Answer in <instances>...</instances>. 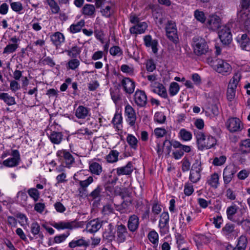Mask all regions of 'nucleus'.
I'll return each mask as SVG.
<instances>
[{
  "label": "nucleus",
  "mask_w": 250,
  "mask_h": 250,
  "mask_svg": "<svg viewBox=\"0 0 250 250\" xmlns=\"http://www.w3.org/2000/svg\"><path fill=\"white\" fill-rule=\"evenodd\" d=\"M197 143L199 149H209L213 147L216 144V139L210 135H206L203 132L197 130L194 131Z\"/></svg>",
  "instance_id": "1"
},
{
  "label": "nucleus",
  "mask_w": 250,
  "mask_h": 250,
  "mask_svg": "<svg viewBox=\"0 0 250 250\" xmlns=\"http://www.w3.org/2000/svg\"><path fill=\"white\" fill-rule=\"evenodd\" d=\"M238 209L239 207L232 203L230 206L227 208V216L228 219L230 221L238 224H242L245 220L243 217V213L241 210L238 211Z\"/></svg>",
  "instance_id": "2"
},
{
  "label": "nucleus",
  "mask_w": 250,
  "mask_h": 250,
  "mask_svg": "<svg viewBox=\"0 0 250 250\" xmlns=\"http://www.w3.org/2000/svg\"><path fill=\"white\" fill-rule=\"evenodd\" d=\"M165 30L167 38L174 43L177 44L179 40L175 22L172 21H168L166 24Z\"/></svg>",
  "instance_id": "3"
},
{
  "label": "nucleus",
  "mask_w": 250,
  "mask_h": 250,
  "mask_svg": "<svg viewBox=\"0 0 250 250\" xmlns=\"http://www.w3.org/2000/svg\"><path fill=\"white\" fill-rule=\"evenodd\" d=\"M212 67L216 71L223 75L229 74L232 69L229 63L224 60L219 59L213 62Z\"/></svg>",
  "instance_id": "4"
},
{
  "label": "nucleus",
  "mask_w": 250,
  "mask_h": 250,
  "mask_svg": "<svg viewBox=\"0 0 250 250\" xmlns=\"http://www.w3.org/2000/svg\"><path fill=\"white\" fill-rule=\"evenodd\" d=\"M226 126L230 132H240L244 128L243 123L238 118H229L226 122Z\"/></svg>",
  "instance_id": "5"
},
{
  "label": "nucleus",
  "mask_w": 250,
  "mask_h": 250,
  "mask_svg": "<svg viewBox=\"0 0 250 250\" xmlns=\"http://www.w3.org/2000/svg\"><path fill=\"white\" fill-rule=\"evenodd\" d=\"M193 46L194 52L198 56L205 54L208 52V46L206 42L202 38H194Z\"/></svg>",
  "instance_id": "6"
},
{
  "label": "nucleus",
  "mask_w": 250,
  "mask_h": 250,
  "mask_svg": "<svg viewBox=\"0 0 250 250\" xmlns=\"http://www.w3.org/2000/svg\"><path fill=\"white\" fill-rule=\"evenodd\" d=\"M218 32V36L224 44H229L232 41V35L229 25L222 26Z\"/></svg>",
  "instance_id": "7"
},
{
  "label": "nucleus",
  "mask_w": 250,
  "mask_h": 250,
  "mask_svg": "<svg viewBox=\"0 0 250 250\" xmlns=\"http://www.w3.org/2000/svg\"><path fill=\"white\" fill-rule=\"evenodd\" d=\"M236 172L237 170L234 166L229 165L226 167L223 172L225 187H226L231 181Z\"/></svg>",
  "instance_id": "8"
},
{
  "label": "nucleus",
  "mask_w": 250,
  "mask_h": 250,
  "mask_svg": "<svg viewBox=\"0 0 250 250\" xmlns=\"http://www.w3.org/2000/svg\"><path fill=\"white\" fill-rule=\"evenodd\" d=\"M12 158H8L3 161V165L6 167H14L18 166L21 161L20 154L18 150H12Z\"/></svg>",
  "instance_id": "9"
},
{
  "label": "nucleus",
  "mask_w": 250,
  "mask_h": 250,
  "mask_svg": "<svg viewBox=\"0 0 250 250\" xmlns=\"http://www.w3.org/2000/svg\"><path fill=\"white\" fill-rule=\"evenodd\" d=\"M202 170L200 164H194L190 169L189 179L193 183H197L201 179V171Z\"/></svg>",
  "instance_id": "10"
},
{
  "label": "nucleus",
  "mask_w": 250,
  "mask_h": 250,
  "mask_svg": "<svg viewBox=\"0 0 250 250\" xmlns=\"http://www.w3.org/2000/svg\"><path fill=\"white\" fill-rule=\"evenodd\" d=\"M57 156L60 160L64 161L66 166L69 167L74 163V158L72 154L67 150L62 149L57 152Z\"/></svg>",
  "instance_id": "11"
},
{
  "label": "nucleus",
  "mask_w": 250,
  "mask_h": 250,
  "mask_svg": "<svg viewBox=\"0 0 250 250\" xmlns=\"http://www.w3.org/2000/svg\"><path fill=\"white\" fill-rule=\"evenodd\" d=\"M207 26L209 29L213 31L221 28V22L219 17L215 15L210 16L207 20Z\"/></svg>",
  "instance_id": "12"
},
{
  "label": "nucleus",
  "mask_w": 250,
  "mask_h": 250,
  "mask_svg": "<svg viewBox=\"0 0 250 250\" xmlns=\"http://www.w3.org/2000/svg\"><path fill=\"white\" fill-rule=\"evenodd\" d=\"M121 83L126 94L130 95L134 92L135 88V83L132 79L125 77L122 79Z\"/></svg>",
  "instance_id": "13"
},
{
  "label": "nucleus",
  "mask_w": 250,
  "mask_h": 250,
  "mask_svg": "<svg viewBox=\"0 0 250 250\" xmlns=\"http://www.w3.org/2000/svg\"><path fill=\"white\" fill-rule=\"evenodd\" d=\"M116 232V240L118 243H123L125 241L126 238L128 235V232L125 225L123 224L117 225Z\"/></svg>",
  "instance_id": "14"
},
{
  "label": "nucleus",
  "mask_w": 250,
  "mask_h": 250,
  "mask_svg": "<svg viewBox=\"0 0 250 250\" xmlns=\"http://www.w3.org/2000/svg\"><path fill=\"white\" fill-rule=\"evenodd\" d=\"M103 223V221L98 218L91 220L87 223L85 230L91 233H95L102 227Z\"/></svg>",
  "instance_id": "15"
},
{
  "label": "nucleus",
  "mask_w": 250,
  "mask_h": 250,
  "mask_svg": "<svg viewBox=\"0 0 250 250\" xmlns=\"http://www.w3.org/2000/svg\"><path fill=\"white\" fill-rule=\"evenodd\" d=\"M169 220V217L168 212H164L161 214L159 222V227L161 232L166 233L168 232Z\"/></svg>",
  "instance_id": "16"
},
{
  "label": "nucleus",
  "mask_w": 250,
  "mask_h": 250,
  "mask_svg": "<svg viewBox=\"0 0 250 250\" xmlns=\"http://www.w3.org/2000/svg\"><path fill=\"white\" fill-rule=\"evenodd\" d=\"M135 103L139 107L145 106L147 103V97L144 91L137 90L134 95Z\"/></svg>",
  "instance_id": "17"
},
{
  "label": "nucleus",
  "mask_w": 250,
  "mask_h": 250,
  "mask_svg": "<svg viewBox=\"0 0 250 250\" xmlns=\"http://www.w3.org/2000/svg\"><path fill=\"white\" fill-rule=\"evenodd\" d=\"M115 232L116 230H115L114 226L110 223L103 233V238L108 242H112L116 239Z\"/></svg>",
  "instance_id": "18"
},
{
  "label": "nucleus",
  "mask_w": 250,
  "mask_h": 250,
  "mask_svg": "<svg viewBox=\"0 0 250 250\" xmlns=\"http://www.w3.org/2000/svg\"><path fill=\"white\" fill-rule=\"evenodd\" d=\"M125 114L127 116V121L128 124L133 126L135 125L136 121V115L133 108L129 104L125 107Z\"/></svg>",
  "instance_id": "19"
},
{
  "label": "nucleus",
  "mask_w": 250,
  "mask_h": 250,
  "mask_svg": "<svg viewBox=\"0 0 250 250\" xmlns=\"http://www.w3.org/2000/svg\"><path fill=\"white\" fill-rule=\"evenodd\" d=\"M134 169V167L132 163L131 162H128L125 166L117 167L115 170L118 176L130 175L133 171Z\"/></svg>",
  "instance_id": "20"
},
{
  "label": "nucleus",
  "mask_w": 250,
  "mask_h": 250,
  "mask_svg": "<svg viewBox=\"0 0 250 250\" xmlns=\"http://www.w3.org/2000/svg\"><path fill=\"white\" fill-rule=\"evenodd\" d=\"M50 40L53 44L58 48L65 42V37L60 32H56L50 36Z\"/></svg>",
  "instance_id": "21"
},
{
  "label": "nucleus",
  "mask_w": 250,
  "mask_h": 250,
  "mask_svg": "<svg viewBox=\"0 0 250 250\" xmlns=\"http://www.w3.org/2000/svg\"><path fill=\"white\" fill-rule=\"evenodd\" d=\"M47 134L51 142L54 145L60 144L63 139L62 132L51 130L50 133H47Z\"/></svg>",
  "instance_id": "22"
},
{
  "label": "nucleus",
  "mask_w": 250,
  "mask_h": 250,
  "mask_svg": "<svg viewBox=\"0 0 250 250\" xmlns=\"http://www.w3.org/2000/svg\"><path fill=\"white\" fill-rule=\"evenodd\" d=\"M248 240L246 236H241L238 239L237 244L235 247L229 246L227 250H245L247 247Z\"/></svg>",
  "instance_id": "23"
},
{
  "label": "nucleus",
  "mask_w": 250,
  "mask_h": 250,
  "mask_svg": "<svg viewBox=\"0 0 250 250\" xmlns=\"http://www.w3.org/2000/svg\"><path fill=\"white\" fill-rule=\"evenodd\" d=\"M144 44L147 47H151L154 53L158 51V42L157 40H152L150 35L145 36L144 38Z\"/></svg>",
  "instance_id": "24"
},
{
  "label": "nucleus",
  "mask_w": 250,
  "mask_h": 250,
  "mask_svg": "<svg viewBox=\"0 0 250 250\" xmlns=\"http://www.w3.org/2000/svg\"><path fill=\"white\" fill-rule=\"evenodd\" d=\"M75 116L78 119H85L86 117L90 116V109L84 106L80 105L76 109Z\"/></svg>",
  "instance_id": "25"
},
{
  "label": "nucleus",
  "mask_w": 250,
  "mask_h": 250,
  "mask_svg": "<svg viewBox=\"0 0 250 250\" xmlns=\"http://www.w3.org/2000/svg\"><path fill=\"white\" fill-rule=\"evenodd\" d=\"M152 87L153 88L152 91L161 97L166 98L167 97V92L166 88L164 86L159 83H153L151 84Z\"/></svg>",
  "instance_id": "26"
},
{
  "label": "nucleus",
  "mask_w": 250,
  "mask_h": 250,
  "mask_svg": "<svg viewBox=\"0 0 250 250\" xmlns=\"http://www.w3.org/2000/svg\"><path fill=\"white\" fill-rule=\"evenodd\" d=\"M139 225V218L137 216L132 215L129 217L127 222V227L130 231H135L138 229Z\"/></svg>",
  "instance_id": "27"
},
{
  "label": "nucleus",
  "mask_w": 250,
  "mask_h": 250,
  "mask_svg": "<svg viewBox=\"0 0 250 250\" xmlns=\"http://www.w3.org/2000/svg\"><path fill=\"white\" fill-rule=\"evenodd\" d=\"M74 223L73 222H64L60 221L59 222H54L51 225L55 229L60 230L64 229H72L74 228Z\"/></svg>",
  "instance_id": "28"
},
{
  "label": "nucleus",
  "mask_w": 250,
  "mask_h": 250,
  "mask_svg": "<svg viewBox=\"0 0 250 250\" xmlns=\"http://www.w3.org/2000/svg\"><path fill=\"white\" fill-rule=\"evenodd\" d=\"M147 27V23L145 22H142L131 27L129 30L131 34H140L144 33Z\"/></svg>",
  "instance_id": "29"
},
{
  "label": "nucleus",
  "mask_w": 250,
  "mask_h": 250,
  "mask_svg": "<svg viewBox=\"0 0 250 250\" xmlns=\"http://www.w3.org/2000/svg\"><path fill=\"white\" fill-rule=\"evenodd\" d=\"M168 142V143L170 144V146H173V147L175 148H178V149H181L182 150V151L184 153V152H189L191 150L190 147L186 145H183L181 144L179 142L177 141H168L167 140H166L165 142L163 143V145H165V144L167 142Z\"/></svg>",
  "instance_id": "30"
},
{
  "label": "nucleus",
  "mask_w": 250,
  "mask_h": 250,
  "mask_svg": "<svg viewBox=\"0 0 250 250\" xmlns=\"http://www.w3.org/2000/svg\"><path fill=\"white\" fill-rule=\"evenodd\" d=\"M239 151L241 154L250 153V139H246L240 142Z\"/></svg>",
  "instance_id": "31"
},
{
  "label": "nucleus",
  "mask_w": 250,
  "mask_h": 250,
  "mask_svg": "<svg viewBox=\"0 0 250 250\" xmlns=\"http://www.w3.org/2000/svg\"><path fill=\"white\" fill-rule=\"evenodd\" d=\"M0 100L3 101V102L8 106L16 104L15 97L10 96L8 93H0Z\"/></svg>",
  "instance_id": "32"
},
{
  "label": "nucleus",
  "mask_w": 250,
  "mask_h": 250,
  "mask_svg": "<svg viewBox=\"0 0 250 250\" xmlns=\"http://www.w3.org/2000/svg\"><path fill=\"white\" fill-rule=\"evenodd\" d=\"M219 175L216 173H214L208 178L207 184L211 187L216 188L219 185Z\"/></svg>",
  "instance_id": "33"
},
{
  "label": "nucleus",
  "mask_w": 250,
  "mask_h": 250,
  "mask_svg": "<svg viewBox=\"0 0 250 250\" xmlns=\"http://www.w3.org/2000/svg\"><path fill=\"white\" fill-rule=\"evenodd\" d=\"M30 229H31V232L34 236L38 235V237L41 240H43V239L44 238V236H43V233L42 232H41L40 226L37 222L32 223L31 225Z\"/></svg>",
  "instance_id": "34"
},
{
  "label": "nucleus",
  "mask_w": 250,
  "mask_h": 250,
  "mask_svg": "<svg viewBox=\"0 0 250 250\" xmlns=\"http://www.w3.org/2000/svg\"><path fill=\"white\" fill-rule=\"evenodd\" d=\"M89 170L91 173L99 175L102 172V167L97 162H92L89 164Z\"/></svg>",
  "instance_id": "35"
},
{
  "label": "nucleus",
  "mask_w": 250,
  "mask_h": 250,
  "mask_svg": "<svg viewBox=\"0 0 250 250\" xmlns=\"http://www.w3.org/2000/svg\"><path fill=\"white\" fill-rule=\"evenodd\" d=\"M68 246L71 248H74L77 247H87L88 246L87 242L83 238L78 240H73L69 242Z\"/></svg>",
  "instance_id": "36"
},
{
  "label": "nucleus",
  "mask_w": 250,
  "mask_h": 250,
  "mask_svg": "<svg viewBox=\"0 0 250 250\" xmlns=\"http://www.w3.org/2000/svg\"><path fill=\"white\" fill-rule=\"evenodd\" d=\"M234 228L235 226L233 224L230 223L226 224L222 229L223 235L227 237L231 236L235 231Z\"/></svg>",
  "instance_id": "37"
},
{
  "label": "nucleus",
  "mask_w": 250,
  "mask_h": 250,
  "mask_svg": "<svg viewBox=\"0 0 250 250\" xmlns=\"http://www.w3.org/2000/svg\"><path fill=\"white\" fill-rule=\"evenodd\" d=\"M95 12V6L90 4H86L84 5L82 9V13L83 15L87 16H93Z\"/></svg>",
  "instance_id": "38"
},
{
  "label": "nucleus",
  "mask_w": 250,
  "mask_h": 250,
  "mask_svg": "<svg viewBox=\"0 0 250 250\" xmlns=\"http://www.w3.org/2000/svg\"><path fill=\"white\" fill-rule=\"evenodd\" d=\"M69 234V233L67 232L66 233H63L62 234L56 235L54 237L53 240L52 241V242H51L50 241H49L48 245L50 246L52 245V244H60L61 243H62L66 240V239L68 237Z\"/></svg>",
  "instance_id": "39"
},
{
  "label": "nucleus",
  "mask_w": 250,
  "mask_h": 250,
  "mask_svg": "<svg viewBox=\"0 0 250 250\" xmlns=\"http://www.w3.org/2000/svg\"><path fill=\"white\" fill-rule=\"evenodd\" d=\"M84 23L83 20H81L76 24H71L69 27L70 32L72 33H76L80 32L84 25Z\"/></svg>",
  "instance_id": "40"
},
{
  "label": "nucleus",
  "mask_w": 250,
  "mask_h": 250,
  "mask_svg": "<svg viewBox=\"0 0 250 250\" xmlns=\"http://www.w3.org/2000/svg\"><path fill=\"white\" fill-rule=\"evenodd\" d=\"M102 190V186L99 185L88 195V197L91 198L92 200L100 199Z\"/></svg>",
  "instance_id": "41"
},
{
  "label": "nucleus",
  "mask_w": 250,
  "mask_h": 250,
  "mask_svg": "<svg viewBox=\"0 0 250 250\" xmlns=\"http://www.w3.org/2000/svg\"><path fill=\"white\" fill-rule=\"evenodd\" d=\"M149 240L154 245L153 247L156 248L158 244V234L155 230L150 231L147 235Z\"/></svg>",
  "instance_id": "42"
},
{
  "label": "nucleus",
  "mask_w": 250,
  "mask_h": 250,
  "mask_svg": "<svg viewBox=\"0 0 250 250\" xmlns=\"http://www.w3.org/2000/svg\"><path fill=\"white\" fill-rule=\"evenodd\" d=\"M241 79V74L239 72L235 73L232 79L230 80L228 86L236 88Z\"/></svg>",
  "instance_id": "43"
},
{
  "label": "nucleus",
  "mask_w": 250,
  "mask_h": 250,
  "mask_svg": "<svg viewBox=\"0 0 250 250\" xmlns=\"http://www.w3.org/2000/svg\"><path fill=\"white\" fill-rule=\"evenodd\" d=\"M119 153L117 150H111L106 156V159L109 163L116 162L118 160Z\"/></svg>",
  "instance_id": "44"
},
{
  "label": "nucleus",
  "mask_w": 250,
  "mask_h": 250,
  "mask_svg": "<svg viewBox=\"0 0 250 250\" xmlns=\"http://www.w3.org/2000/svg\"><path fill=\"white\" fill-rule=\"evenodd\" d=\"M126 141L131 148L133 149H137L138 140L134 136L128 134L126 137Z\"/></svg>",
  "instance_id": "45"
},
{
  "label": "nucleus",
  "mask_w": 250,
  "mask_h": 250,
  "mask_svg": "<svg viewBox=\"0 0 250 250\" xmlns=\"http://www.w3.org/2000/svg\"><path fill=\"white\" fill-rule=\"evenodd\" d=\"M65 52L67 53V55L69 57L76 58L80 54L81 50L79 47L75 46L69 50H66Z\"/></svg>",
  "instance_id": "46"
},
{
  "label": "nucleus",
  "mask_w": 250,
  "mask_h": 250,
  "mask_svg": "<svg viewBox=\"0 0 250 250\" xmlns=\"http://www.w3.org/2000/svg\"><path fill=\"white\" fill-rule=\"evenodd\" d=\"M47 3L50 6L51 12L53 14H57L60 10L57 2L55 0H46Z\"/></svg>",
  "instance_id": "47"
},
{
  "label": "nucleus",
  "mask_w": 250,
  "mask_h": 250,
  "mask_svg": "<svg viewBox=\"0 0 250 250\" xmlns=\"http://www.w3.org/2000/svg\"><path fill=\"white\" fill-rule=\"evenodd\" d=\"M181 138L184 141H188L192 139V134L190 132L187 131L185 128L181 129L179 133Z\"/></svg>",
  "instance_id": "48"
},
{
  "label": "nucleus",
  "mask_w": 250,
  "mask_h": 250,
  "mask_svg": "<svg viewBox=\"0 0 250 250\" xmlns=\"http://www.w3.org/2000/svg\"><path fill=\"white\" fill-rule=\"evenodd\" d=\"M78 181L80 187L87 189L89 185L94 181V180L92 176H89L84 180H78Z\"/></svg>",
  "instance_id": "49"
},
{
  "label": "nucleus",
  "mask_w": 250,
  "mask_h": 250,
  "mask_svg": "<svg viewBox=\"0 0 250 250\" xmlns=\"http://www.w3.org/2000/svg\"><path fill=\"white\" fill-rule=\"evenodd\" d=\"M122 122V117L121 114L115 113L112 120V123L118 130L120 129V125Z\"/></svg>",
  "instance_id": "50"
},
{
  "label": "nucleus",
  "mask_w": 250,
  "mask_h": 250,
  "mask_svg": "<svg viewBox=\"0 0 250 250\" xmlns=\"http://www.w3.org/2000/svg\"><path fill=\"white\" fill-rule=\"evenodd\" d=\"M226 160L227 158L224 155L215 157L213 160L212 164L214 166H220L225 163Z\"/></svg>",
  "instance_id": "51"
},
{
  "label": "nucleus",
  "mask_w": 250,
  "mask_h": 250,
  "mask_svg": "<svg viewBox=\"0 0 250 250\" xmlns=\"http://www.w3.org/2000/svg\"><path fill=\"white\" fill-rule=\"evenodd\" d=\"M179 89L178 83L176 82H172L171 83L169 89V94L171 96L175 95L179 91Z\"/></svg>",
  "instance_id": "52"
},
{
  "label": "nucleus",
  "mask_w": 250,
  "mask_h": 250,
  "mask_svg": "<svg viewBox=\"0 0 250 250\" xmlns=\"http://www.w3.org/2000/svg\"><path fill=\"white\" fill-rule=\"evenodd\" d=\"M28 193L35 201H37L40 197V192L37 188H31L29 189Z\"/></svg>",
  "instance_id": "53"
},
{
  "label": "nucleus",
  "mask_w": 250,
  "mask_h": 250,
  "mask_svg": "<svg viewBox=\"0 0 250 250\" xmlns=\"http://www.w3.org/2000/svg\"><path fill=\"white\" fill-rule=\"evenodd\" d=\"M19 47L17 43L9 44L4 48L3 53L8 54L15 52Z\"/></svg>",
  "instance_id": "54"
},
{
  "label": "nucleus",
  "mask_w": 250,
  "mask_h": 250,
  "mask_svg": "<svg viewBox=\"0 0 250 250\" xmlns=\"http://www.w3.org/2000/svg\"><path fill=\"white\" fill-rule=\"evenodd\" d=\"M166 120V117L161 112H157L154 115V121L159 124H163Z\"/></svg>",
  "instance_id": "55"
},
{
  "label": "nucleus",
  "mask_w": 250,
  "mask_h": 250,
  "mask_svg": "<svg viewBox=\"0 0 250 250\" xmlns=\"http://www.w3.org/2000/svg\"><path fill=\"white\" fill-rule=\"evenodd\" d=\"M236 88L228 86L227 92V97L228 100L231 101L235 96Z\"/></svg>",
  "instance_id": "56"
},
{
  "label": "nucleus",
  "mask_w": 250,
  "mask_h": 250,
  "mask_svg": "<svg viewBox=\"0 0 250 250\" xmlns=\"http://www.w3.org/2000/svg\"><path fill=\"white\" fill-rule=\"evenodd\" d=\"M184 193L187 196L191 195L194 191V188L191 184L186 183L184 186Z\"/></svg>",
  "instance_id": "57"
},
{
  "label": "nucleus",
  "mask_w": 250,
  "mask_h": 250,
  "mask_svg": "<svg viewBox=\"0 0 250 250\" xmlns=\"http://www.w3.org/2000/svg\"><path fill=\"white\" fill-rule=\"evenodd\" d=\"M195 19L202 23H204L206 20V17L203 12L196 10L194 11Z\"/></svg>",
  "instance_id": "58"
},
{
  "label": "nucleus",
  "mask_w": 250,
  "mask_h": 250,
  "mask_svg": "<svg viewBox=\"0 0 250 250\" xmlns=\"http://www.w3.org/2000/svg\"><path fill=\"white\" fill-rule=\"evenodd\" d=\"M10 6L14 11L18 13H20L23 9L22 5L20 2H11Z\"/></svg>",
  "instance_id": "59"
},
{
  "label": "nucleus",
  "mask_w": 250,
  "mask_h": 250,
  "mask_svg": "<svg viewBox=\"0 0 250 250\" xmlns=\"http://www.w3.org/2000/svg\"><path fill=\"white\" fill-rule=\"evenodd\" d=\"M146 69L148 72H152L156 69V65L153 60L150 59L146 63Z\"/></svg>",
  "instance_id": "60"
},
{
  "label": "nucleus",
  "mask_w": 250,
  "mask_h": 250,
  "mask_svg": "<svg viewBox=\"0 0 250 250\" xmlns=\"http://www.w3.org/2000/svg\"><path fill=\"white\" fill-rule=\"evenodd\" d=\"M154 133L157 138H162L167 134V131L164 128L157 127L154 129Z\"/></svg>",
  "instance_id": "61"
},
{
  "label": "nucleus",
  "mask_w": 250,
  "mask_h": 250,
  "mask_svg": "<svg viewBox=\"0 0 250 250\" xmlns=\"http://www.w3.org/2000/svg\"><path fill=\"white\" fill-rule=\"evenodd\" d=\"M109 52L112 56H121L122 55V51L121 49L118 46H114L110 48Z\"/></svg>",
  "instance_id": "62"
},
{
  "label": "nucleus",
  "mask_w": 250,
  "mask_h": 250,
  "mask_svg": "<svg viewBox=\"0 0 250 250\" xmlns=\"http://www.w3.org/2000/svg\"><path fill=\"white\" fill-rule=\"evenodd\" d=\"M67 64L69 69L75 70L79 66L80 61L77 59H74L70 60Z\"/></svg>",
  "instance_id": "63"
},
{
  "label": "nucleus",
  "mask_w": 250,
  "mask_h": 250,
  "mask_svg": "<svg viewBox=\"0 0 250 250\" xmlns=\"http://www.w3.org/2000/svg\"><path fill=\"white\" fill-rule=\"evenodd\" d=\"M20 88V85L17 80H12L10 82V88L12 92H15L19 90Z\"/></svg>",
  "instance_id": "64"
}]
</instances>
